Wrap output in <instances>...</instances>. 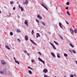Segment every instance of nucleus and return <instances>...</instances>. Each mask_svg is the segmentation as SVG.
I'll return each instance as SVG.
<instances>
[{"label":"nucleus","mask_w":77,"mask_h":77,"mask_svg":"<svg viewBox=\"0 0 77 77\" xmlns=\"http://www.w3.org/2000/svg\"><path fill=\"white\" fill-rule=\"evenodd\" d=\"M9 15H10V17L11 16V13H9Z\"/></svg>","instance_id":"obj_56"},{"label":"nucleus","mask_w":77,"mask_h":77,"mask_svg":"<svg viewBox=\"0 0 77 77\" xmlns=\"http://www.w3.org/2000/svg\"><path fill=\"white\" fill-rule=\"evenodd\" d=\"M38 36H38V35H36V38H38Z\"/></svg>","instance_id":"obj_51"},{"label":"nucleus","mask_w":77,"mask_h":77,"mask_svg":"<svg viewBox=\"0 0 77 77\" xmlns=\"http://www.w3.org/2000/svg\"><path fill=\"white\" fill-rule=\"evenodd\" d=\"M44 77H47V76L46 75H44Z\"/></svg>","instance_id":"obj_50"},{"label":"nucleus","mask_w":77,"mask_h":77,"mask_svg":"<svg viewBox=\"0 0 77 77\" xmlns=\"http://www.w3.org/2000/svg\"><path fill=\"white\" fill-rule=\"evenodd\" d=\"M74 32L75 33H77V29L76 28H74Z\"/></svg>","instance_id":"obj_6"},{"label":"nucleus","mask_w":77,"mask_h":77,"mask_svg":"<svg viewBox=\"0 0 77 77\" xmlns=\"http://www.w3.org/2000/svg\"><path fill=\"white\" fill-rule=\"evenodd\" d=\"M66 5H69V3L68 2H67Z\"/></svg>","instance_id":"obj_30"},{"label":"nucleus","mask_w":77,"mask_h":77,"mask_svg":"<svg viewBox=\"0 0 77 77\" xmlns=\"http://www.w3.org/2000/svg\"><path fill=\"white\" fill-rule=\"evenodd\" d=\"M36 35H37V36H38L39 37H41V35H40V34H39V33H37Z\"/></svg>","instance_id":"obj_16"},{"label":"nucleus","mask_w":77,"mask_h":77,"mask_svg":"<svg viewBox=\"0 0 77 77\" xmlns=\"http://www.w3.org/2000/svg\"><path fill=\"white\" fill-rule=\"evenodd\" d=\"M70 32H71V28H70Z\"/></svg>","instance_id":"obj_57"},{"label":"nucleus","mask_w":77,"mask_h":77,"mask_svg":"<svg viewBox=\"0 0 77 77\" xmlns=\"http://www.w3.org/2000/svg\"><path fill=\"white\" fill-rule=\"evenodd\" d=\"M10 35H11V36H12V35L13 34V32H11L10 33Z\"/></svg>","instance_id":"obj_18"},{"label":"nucleus","mask_w":77,"mask_h":77,"mask_svg":"<svg viewBox=\"0 0 77 77\" xmlns=\"http://www.w3.org/2000/svg\"><path fill=\"white\" fill-rule=\"evenodd\" d=\"M5 47L6 48L8 49V50H10V48L8 47V45H6Z\"/></svg>","instance_id":"obj_11"},{"label":"nucleus","mask_w":77,"mask_h":77,"mask_svg":"<svg viewBox=\"0 0 77 77\" xmlns=\"http://www.w3.org/2000/svg\"><path fill=\"white\" fill-rule=\"evenodd\" d=\"M54 43H55V44H56V45H59V44H58V43L54 41Z\"/></svg>","instance_id":"obj_15"},{"label":"nucleus","mask_w":77,"mask_h":77,"mask_svg":"<svg viewBox=\"0 0 77 77\" xmlns=\"http://www.w3.org/2000/svg\"><path fill=\"white\" fill-rule=\"evenodd\" d=\"M70 46H71L72 47H74V46H73V45H72V44H71V43L70 44Z\"/></svg>","instance_id":"obj_25"},{"label":"nucleus","mask_w":77,"mask_h":77,"mask_svg":"<svg viewBox=\"0 0 77 77\" xmlns=\"http://www.w3.org/2000/svg\"><path fill=\"white\" fill-rule=\"evenodd\" d=\"M38 54H40V55H41V53L40 52H38Z\"/></svg>","instance_id":"obj_48"},{"label":"nucleus","mask_w":77,"mask_h":77,"mask_svg":"<svg viewBox=\"0 0 77 77\" xmlns=\"http://www.w3.org/2000/svg\"><path fill=\"white\" fill-rule=\"evenodd\" d=\"M74 75H72V74H71L70 76V77H74Z\"/></svg>","instance_id":"obj_32"},{"label":"nucleus","mask_w":77,"mask_h":77,"mask_svg":"<svg viewBox=\"0 0 77 77\" xmlns=\"http://www.w3.org/2000/svg\"><path fill=\"white\" fill-rule=\"evenodd\" d=\"M3 72L4 74H6V69H4Z\"/></svg>","instance_id":"obj_8"},{"label":"nucleus","mask_w":77,"mask_h":77,"mask_svg":"<svg viewBox=\"0 0 77 77\" xmlns=\"http://www.w3.org/2000/svg\"><path fill=\"white\" fill-rule=\"evenodd\" d=\"M1 62L2 65H5L6 64V63L3 60H1Z\"/></svg>","instance_id":"obj_4"},{"label":"nucleus","mask_w":77,"mask_h":77,"mask_svg":"<svg viewBox=\"0 0 77 77\" xmlns=\"http://www.w3.org/2000/svg\"><path fill=\"white\" fill-rule=\"evenodd\" d=\"M31 62H32V63H33V62H35V60H32Z\"/></svg>","instance_id":"obj_34"},{"label":"nucleus","mask_w":77,"mask_h":77,"mask_svg":"<svg viewBox=\"0 0 77 77\" xmlns=\"http://www.w3.org/2000/svg\"><path fill=\"white\" fill-rule=\"evenodd\" d=\"M43 71L45 73H47V72L48 71V70H47V69H45L43 70Z\"/></svg>","instance_id":"obj_5"},{"label":"nucleus","mask_w":77,"mask_h":77,"mask_svg":"<svg viewBox=\"0 0 77 77\" xmlns=\"http://www.w3.org/2000/svg\"><path fill=\"white\" fill-rule=\"evenodd\" d=\"M44 8H45L46 9V10H47V11H48V9H47V7H46L45 6L44 7Z\"/></svg>","instance_id":"obj_33"},{"label":"nucleus","mask_w":77,"mask_h":77,"mask_svg":"<svg viewBox=\"0 0 77 77\" xmlns=\"http://www.w3.org/2000/svg\"><path fill=\"white\" fill-rule=\"evenodd\" d=\"M56 9H57V7H56Z\"/></svg>","instance_id":"obj_62"},{"label":"nucleus","mask_w":77,"mask_h":77,"mask_svg":"<svg viewBox=\"0 0 77 77\" xmlns=\"http://www.w3.org/2000/svg\"><path fill=\"white\" fill-rule=\"evenodd\" d=\"M39 20H42V16H40L39 18Z\"/></svg>","instance_id":"obj_27"},{"label":"nucleus","mask_w":77,"mask_h":77,"mask_svg":"<svg viewBox=\"0 0 77 77\" xmlns=\"http://www.w3.org/2000/svg\"><path fill=\"white\" fill-rule=\"evenodd\" d=\"M24 51L25 53H27V52L26 50H24Z\"/></svg>","instance_id":"obj_40"},{"label":"nucleus","mask_w":77,"mask_h":77,"mask_svg":"<svg viewBox=\"0 0 77 77\" xmlns=\"http://www.w3.org/2000/svg\"><path fill=\"white\" fill-rule=\"evenodd\" d=\"M17 33H20L21 32V31H20V30L19 29L17 30Z\"/></svg>","instance_id":"obj_13"},{"label":"nucleus","mask_w":77,"mask_h":77,"mask_svg":"<svg viewBox=\"0 0 77 77\" xmlns=\"http://www.w3.org/2000/svg\"><path fill=\"white\" fill-rule=\"evenodd\" d=\"M27 55L28 56H29V53H27Z\"/></svg>","instance_id":"obj_53"},{"label":"nucleus","mask_w":77,"mask_h":77,"mask_svg":"<svg viewBox=\"0 0 77 77\" xmlns=\"http://www.w3.org/2000/svg\"><path fill=\"white\" fill-rule=\"evenodd\" d=\"M30 41H31V42L32 43V44H35V45H36V44L31 39H30Z\"/></svg>","instance_id":"obj_2"},{"label":"nucleus","mask_w":77,"mask_h":77,"mask_svg":"<svg viewBox=\"0 0 77 77\" xmlns=\"http://www.w3.org/2000/svg\"><path fill=\"white\" fill-rule=\"evenodd\" d=\"M64 55L65 57H67L68 56V54L66 53L64 54Z\"/></svg>","instance_id":"obj_19"},{"label":"nucleus","mask_w":77,"mask_h":77,"mask_svg":"<svg viewBox=\"0 0 77 77\" xmlns=\"http://www.w3.org/2000/svg\"><path fill=\"white\" fill-rule=\"evenodd\" d=\"M42 24L44 26H45V23L44 22H42Z\"/></svg>","instance_id":"obj_17"},{"label":"nucleus","mask_w":77,"mask_h":77,"mask_svg":"<svg viewBox=\"0 0 77 77\" xmlns=\"http://www.w3.org/2000/svg\"><path fill=\"white\" fill-rule=\"evenodd\" d=\"M67 14L69 15L70 16L71 15V14L69 13V11H67Z\"/></svg>","instance_id":"obj_14"},{"label":"nucleus","mask_w":77,"mask_h":77,"mask_svg":"<svg viewBox=\"0 0 77 77\" xmlns=\"http://www.w3.org/2000/svg\"><path fill=\"white\" fill-rule=\"evenodd\" d=\"M28 69H30L31 68H30V67L29 66H28Z\"/></svg>","instance_id":"obj_49"},{"label":"nucleus","mask_w":77,"mask_h":77,"mask_svg":"<svg viewBox=\"0 0 77 77\" xmlns=\"http://www.w3.org/2000/svg\"><path fill=\"white\" fill-rule=\"evenodd\" d=\"M55 77H57L56 76H55Z\"/></svg>","instance_id":"obj_64"},{"label":"nucleus","mask_w":77,"mask_h":77,"mask_svg":"<svg viewBox=\"0 0 77 77\" xmlns=\"http://www.w3.org/2000/svg\"><path fill=\"white\" fill-rule=\"evenodd\" d=\"M51 55H52V56H53V57H56V56H55V55L54 54V53H53L52 52H51Z\"/></svg>","instance_id":"obj_7"},{"label":"nucleus","mask_w":77,"mask_h":77,"mask_svg":"<svg viewBox=\"0 0 77 77\" xmlns=\"http://www.w3.org/2000/svg\"><path fill=\"white\" fill-rule=\"evenodd\" d=\"M66 10H67V9H68V7H66Z\"/></svg>","instance_id":"obj_43"},{"label":"nucleus","mask_w":77,"mask_h":77,"mask_svg":"<svg viewBox=\"0 0 77 77\" xmlns=\"http://www.w3.org/2000/svg\"><path fill=\"white\" fill-rule=\"evenodd\" d=\"M64 77H66V76H64Z\"/></svg>","instance_id":"obj_63"},{"label":"nucleus","mask_w":77,"mask_h":77,"mask_svg":"<svg viewBox=\"0 0 77 77\" xmlns=\"http://www.w3.org/2000/svg\"><path fill=\"white\" fill-rule=\"evenodd\" d=\"M14 59L15 61H16L17 60H16V58H15V57H14Z\"/></svg>","instance_id":"obj_42"},{"label":"nucleus","mask_w":77,"mask_h":77,"mask_svg":"<svg viewBox=\"0 0 77 77\" xmlns=\"http://www.w3.org/2000/svg\"><path fill=\"white\" fill-rule=\"evenodd\" d=\"M74 76H75H75H76V75L74 74Z\"/></svg>","instance_id":"obj_58"},{"label":"nucleus","mask_w":77,"mask_h":77,"mask_svg":"<svg viewBox=\"0 0 77 77\" xmlns=\"http://www.w3.org/2000/svg\"><path fill=\"white\" fill-rule=\"evenodd\" d=\"M18 18H20V17H19V16H18Z\"/></svg>","instance_id":"obj_59"},{"label":"nucleus","mask_w":77,"mask_h":77,"mask_svg":"<svg viewBox=\"0 0 77 77\" xmlns=\"http://www.w3.org/2000/svg\"><path fill=\"white\" fill-rule=\"evenodd\" d=\"M13 10H15V7H14V8H13Z\"/></svg>","instance_id":"obj_44"},{"label":"nucleus","mask_w":77,"mask_h":77,"mask_svg":"<svg viewBox=\"0 0 77 77\" xmlns=\"http://www.w3.org/2000/svg\"><path fill=\"white\" fill-rule=\"evenodd\" d=\"M59 36L60 37V38H61V39H62V40H63V37H62V36H61V35H59Z\"/></svg>","instance_id":"obj_20"},{"label":"nucleus","mask_w":77,"mask_h":77,"mask_svg":"<svg viewBox=\"0 0 77 77\" xmlns=\"http://www.w3.org/2000/svg\"><path fill=\"white\" fill-rule=\"evenodd\" d=\"M36 21L37 23H39V20H38L37 19H36Z\"/></svg>","instance_id":"obj_36"},{"label":"nucleus","mask_w":77,"mask_h":77,"mask_svg":"<svg viewBox=\"0 0 77 77\" xmlns=\"http://www.w3.org/2000/svg\"><path fill=\"white\" fill-rule=\"evenodd\" d=\"M28 4V1L27 0H26V1L25 2V5H27Z\"/></svg>","instance_id":"obj_10"},{"label":"nucleus","mask_w":77,"mask_h":77,"mask_svg":"<svg viewBox=\"0 0 77 77\" xmlns=\"http://www.w3.org/2000/svg\"><path fill=\"white\" fill-rule=\"evenodd\" d=\"M17 41H19V42H21V40H20V39L19 38H18V39H17Z\"/></svg>","instance_id":"obj_29"},{"label":"nucleus","mask_w":77,"mask_h":77,"mask_svg":"<svg viewBox=\"0 0 77 77\" xmlns=\"http://www.w3.org/2000/svg\"><path fill=\"white\" fill-rule=\"evenodd\" d=\"M59 25L60 26H61L62 23H60V22H59Z\"/></svg>","instance_id":"obj_37"},{"label":"nucleus","mask_w":77,"mask_h":77,"mask_svg":"<svg viewBox=\"0 0 77 77\" xmlns=\"http://www.w3.org/2000/svg\"><path fill=\"white\" fill-rule=\"evenodd\" d=\"M69 51L70 52V53H72V51H71L70 50H69Z\"/></svg>","instance_id":"obj_46"},{"label":"nucleus","mask_w":77,"mask_h":77,"mask_svg":"<svg viewBox=\"0 0 77 77\" xmlns=\"http://www.w3.org/2000/svg\"><path fill=\"white\" fill-rule=\"evenodd\" d=\"M52 47L54 49V50H56V48L54 45V46H53Z\"/></svg>","instance_id":"obj_26"},{"label":"nucleus","mask_w":77,"mask_h":77,"mask_svg":"<svg viewBox=\"0 0 77 77\" xmlns=\"http://www.w3.org/2000/svg\"><path fill=\"white\" fill-rule=\"evenodd\" d=\"M19 7L20 9H21L22 11H24V8H23L21 6V5H19Z\"/></svg>","instance_id":"obj_3"},{"label":"nucleus","mask_w":77,"mask_h":77,"mask_svg":"<svg viewBox=\"0 0 77 77\" xmlns=\"http://www.w3.org/2000/svg\"><path fill=\"white\" fill-rule=\"evenodd\" d=\"M31 33L32 35H33V34L34 33V31H33V30H32Z\"/></svg>","instance_id":"obj_24"},{"label":"nucleus","mask_w":77,"mask_h":77,"mask_svg":"<svg viewBox=\"0 0 77 77\" xmlns=\"http://www.w3.org/2000/svg\"><path fill=\"white\" fill-rule=\"evenodd\" d=\"M48 34H51V32H48Z\"/></svg>","instance_id":"obj_52"},{"label":"nucleus","mask_w":77,"mask_h":77,"mask_svg":"<svg viewBox=\"0 0 77 77\" xmlns=\"http://www.w3.org/2000/svg\"><path fill=\"white\" fill-rule=\"evenodd\" d=\"M41 5H42V6H43V7H45V6H44L43 5V4H41Z\"/></svg>","instance_id":"obj_47"},{"label":"nucleus","mask_w":77,"mask_h":77,"mask_svg":"<svg viewBox=\"0 0 77 77\" xmlns=\"http://www.w3.org/2000/svg\"><path fill=\"white\" fill-rule=\"evenodd\" d=\"M71 33H74V30L73 29H72V31H71Z\"/></svg>","instance_id":"obj_31"},{"label":"nucleus","mask_w":77,"mask_h":77,"mask_svg":"<svg viewBox=\"0 0 77 77\" xmlns=\"http://www.w3.org/2000/svg\"><path fill=\"white\" fill-rule=\"evenodd\" d=\"M15 63H17L18 65L20 64V63H19V62L17 61H15Z\"/></svg>","instance_id":"obj_12"},{"label":"nucleus","mask_w":77,"mask_h":77,"mask_svg":"<svg viewBox=\"0 0 77 77\" xmlns=\"http://www.w3.org/2000/svg\"><path fill=\"white\" fill-rule=\"evenodd\" d=\"M27 23H28V22L27 21V20H26L25 22V24H27Z\"/></svg>","instance_id":"obj_23"},{"label":"nucleus","mask_w":77,"mask_h":77,"mask_svg":"<svg viewBox=\"0 0 77 77\" xmlns=\"http://www.w3.org/2000/svg\"><path fill=\"white\" fill-rule=\"evenodd\" d=\"M73 53H76L75 51L74 50H73Z\"/></svg>","instance_id":"obj_39"},{"label":"nucleus","mask_w":77,"mask_h":77,"mask_svg":"<svg viewBox=\"0 0 77 77\" xmlns=\"http://www.w3.org/2000/svg\"><path fill=\"white\" fill-rule=\"evenodd\" d=\"M30 69H31L32 70H33V68H31Z\"/></svg>","instance_id":"obj_55"},{"label":"nucleus","mask_w":77,"mask_h":77,"mask_svg":"<svg viewBox=\"0 0 77 77\" xmlns=\"http://www.w3.org/2000/svg\"><path fill=\"white\" fill-rule=\"evenodd\" d=\"M26 26H28V24H27H27H26Z\"/></svg>","instance_id":"obj_61"},{"label":"nucleus","mask_w":77,"mask_h":77,"mask_svg":"<svg viewBox=\"0 0 77 77\" xmlns=\"http://www.w3.org/2000/svg\"><path fill=\"white\" fill-rule=\"evenodd\" d=\"M66 24H69V23H68V22H67V21H66Z\"/></svg>","instance_id":"obj_45"},{"label":"nucleus","mask_w":77,"mask_h":77,"mask_svg":"<svg viewBox=\"0 0 77 77\" xmlns=\"http://www.w3.org/2000/svg\"><path fill=\"white\" fill-rule=\"evenodd\" d=\"M57 57H60V55H58V53H57Z\"/></svg>","instance_id":"obj_35"},{"label":"nucleus","mask_w":77,"mask_h":77,"mask_svg":"<svg viewBox=\"0 0 77 77\" xmlns=\"http://www.w3.org/2000/svg\"><path fill=\"white\" fill-rule=\"evenodd\" d=\"M50 44L51 45L52 47H53L54 45L52 43H51V42H50Z\"/></svg>","instance_id":"obj_22"},{"label":"nucleus","mask_w":77,"mask_h":77,"mask_svg":"<svg viewBox=\"0 0 77 77\" xmlns=\"http://www.w3.org/2000/svg\"><path fill=\"white\" fill-rule=\"evenodd\" d=\"M37 18H39L40 16V15H39L38 14L37 15Z\"/></svg>","instance_id":"obj_38"},{"label":"nucleus","mask_w":77,"mask_h":77,"mask_svg":"<svg viewBox=\"0 0 77 77\" xmlns=\"http://www.w3.org/2000/svg\"><path fill=\"white\" fill-rule=\"evenodd\" d=\"M0 74H3V72L2 71L0 72Z\"/></svg>","instance_id":"obj_41"},{"label":"nucleus","mask_w":77,"mask_h":77,"mask_svg":"<svg viewBox=\"0 0 77 77\" xmlns=\"http://www.w3.org/2000/svg\"><path fill=\"white\" fill-rule=\"evenodd\" d=\"M76 64L77 65V61H76Z\"/></svg>","instance_id":"obj_60"},{"label":"nucleus","mask_w":77,"mask_h":77,"mask_svg":"<svg viewBox=\"0 0 77 77\" xmlns=\"http://www.w3.org/2000/svg\"><path fill=\"white\" fill-rule=\"evenodd\" d=\"M25 40L26 41L28 40V36L27 35L25 36Z\"/></svg>","instance_id":"obj_9"},{"label":"nucleus","mask_w":77,"mask_h":77,"mask_svg":"<svg viewBox=\"0 0 77 77\" xmlns=\"http://www.w3.org/2000/svg\"><path fill=\"white\" fill-rule=\"evenodd\" d=\"M38 59L39 61H40V62H43V64H44L45 63V62L44 61H43V60H42L40 58H38Z\"/></svg>","instance_id":"obj_1"},{"label":"nucleus","mask_w":77,"mask_h":77,"mask_svg":"<svg viewBox=\"0 0 77 77\" xmlns=\"http://www.w3.org/2000/svg\"><path fill=\"white\" fill-rule=\"evenodd\" d=\"M60 26L61 27V28H62V26L61 25V26Z\"/></svg>","instance_id":"obj_54"},{"label":"nucleus","mask_w":77,"mask_h":77,"mask_svg":"<svg viewBox=\"0 0 77 77\" xmlns=\"http://www.w3.org/2000/svg\"><path fill=\"white\" fill-rule=\"evenodd\" d=\"M29 72L30 74H32V72L30 70H29Z\"/></svg>","instance_id":"obj_21"},{"label":"nucleus","mask_w":77,"mask_h":77,"mask_svg":"<svg viewBox=\"0 0 77 77\" xmlns=\"http://www.w3.org/2000/svg\"><path fill=\"white\" fill-rule=\"evenodd\" d=\"M14 4V2H13L12 1H11L10 2V4L11 5H12V4Z\"/></svg>","instance_id":"obj_28"}]
</instances>
